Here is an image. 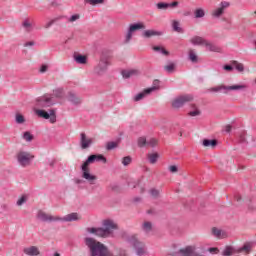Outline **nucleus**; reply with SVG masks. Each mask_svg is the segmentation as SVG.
I'll return each instance as SVG.
<instances>
[{
  "instance_id": "obj_49",
  "label": "nucleus",
  "mask_w": 256,
  "mask_h": 256,
  "mask_svg": "<svg viewBox=\"0 0 256 256\" xmlns=\"http://www.w3.org/2000/svg\"><path fill=\"white\" fill-rule=\"evenodd\" d=\"M145 145H147V138L146 137L138 138V147H143Z\"/></svg>"
},
{
  "instance_id": "obj_54",
  "label": "nucleus",
  "mask_w": 256,
  "mask_h": 256,
  "mask_svg": "<svg viewBox=\"0 0 256 256\" xmlns=\"http://www.w3.org/2000/svg\"><path fill=\"white\" fill-rule=\"evenodd\" d=\"M190 117H197L199 115H201V111L200 110H194L189 112Z\"/></svg>"
},
{
  "instance_id": "obj_29",
  "label": "nucleus",
  "mask_w": 256,
  "mask_h": 256,
  "mask_svg": "<svg viewBox=\"0 0 256 256\" xmlns=\"http://www.w3.org/2000/svg\"><path fill=\"white\" fill-rule=\"evenodd\" d=\"M147 89H144L142 92L138 93L135 97H134V101H141L142 99H145L146 95H151V93H146Z\"/></svg>"
},
{
  "instance_id": "obj_58",
  "label": "nucleus",
  "mask_w": 256,
  "mask_h": 256,
  "mask_svg": "<svg viewBox=\"0 0 256 256\" xmlns=\"http://www.w3.org/2000/svg\"><path fill=\"white\" fill-rule=\"evenodd\" d=\"M223 70L224 71H233V66H231V65H224L223 66Z\"/></svg>"
},
{
  "instance_id": "obj_39",
  "label": "nucleus",
  "mask_w": 256,
  "mask_h": 256,
  "mask_svg": "<svg viewBox=\"0 0 256 256\" xmlns=\"http://www.w3.org/2000/svg\"><path fill=\"white\" fill-rule=\"evenodd\" d=\"M22 27L25 28V30L28 32L33 30V25H31V22H29V20H24L22 23Z\"/></svg>"
},
{
  "instance_id": "obj_40",
  "label": "nucleus",
  "mask_w": 256,
  "mask_h": 256,
  "mask_svg": "<svg viewBox=\"0 0 256 256\" xmlns=\"http://www.w3.org/2000/svg\"><path fill=\"white\" fill-rule=\"evenodd\" d=\"M234 251H235V249H233V247L228 246V247H226V248L224 249L222 255H223V256H230V255H233Z\"/></svg>"
},
{
  "instance_id": "obj_53",
  "label": "nucleus",
  "mask_w": 256,
  "mask_h": 256,
  "mask_svg": "<svg viewBox=\"0 0 256 256\" xmlns=\"http://www.w3.org/2000/svg\"><path fill=\"white\" fill-rule=\"evenodd\" d=\"M147 145H149L150 147H155L157 145V139L151 138L147 141Z\"/></svg>"
},
{
  "instance_id": "obj_17",
  "label": "nucleus",
  "mask_w": 256,
  "mask_h": 256,
  "mask_svg": "<svg viewBox=\"0 0 256 256\" xmlns=\"http://www.w3.org/2000/svg\"><path fill=\"white\" fill-rule=\"evenodd\" d=\"M204 46L206 47L207 51H211L212 53H221V48L209 41L206 40Z\"/></svg>"
},
{
  "instance_id": "obj_46",
  "label": "nucleus",
  "mask_w": 256,
  "mask_h": 256,
  "mask_svg": "<svg viewBox=\"0 0 256 256\" xmlns=\"http://www.w3.org/2000/svg\"><path fill=\"white\" fill-rule=\"evenodd\" d=\"M225 12V10H223V8H218V9H216L214 12H213V17H217V18H219V17H221V15H223V13Z\"/></svg>"
},
{
  "instance_id": "obj_27",
  "label": "nucleus",
  "mask_w": 256,
  "mask_h": 256,
  "mask_svg": "<svg viewBox=\"0 0 256 256\" xmlns=\"http://www.w3.org/2000/svg\"><path fill=\"white\" fill-rule=\"evenodd\" d=\"M212 234L214 235V237H217L218 239H223L225 238V233H223V231L221 229L218 228H212Z\"/></svg>"
},
{
  "instance_id": "obj_18",
  "label": "nucleus",
  "mask_w": 256,
  "mask_h": 256,
  "mask_svg": "<svg viewBox=\"0 0 256 256\" xmlns=\"http://www.w3.org/2000/svg\"><path fill=\"white\" fill-rule=\"evenodd\" d=\"M159 35H163V33H161L160 31H156V30H145L142 33V37H144L145 39H151V37H157Z\"/></svg>"
},
{
  "instance_id": "obj_14",
  "label": "nucleus",
  "mask_w": 256,
  "mask_h": 256,
  "mask_svg": "<svg viewBox=\"0 0 256 256\" xmlns=\"http://www.w3.org/2000/svg\"><path fill=\"white\" fill-rule=\"evenodd\" d=\"M93 145V140L91 138L87 139V135L82 132L80 134V147L81 149H89Z\"/></svg>"
},
{
  "instance_id": "obj_34",
  "label": "nucleus",
  "mask_w": 256,
  "mask_h": 256,
  "mask_svg": "<svg viewBox=\"0 0 256 256\" xmlns=\"http://www.w3.org/2000/svg\"><path fill=\"white\" fill-rule=\"evenodd\" d=\"M164 69L168 73H175V63L169 62L166 66H164Z\"/></svg>"
},
{
  "instance_id": "obj_30",
  "label": "nucleus",
  "mask_w": 256,
  "mask_h": 256,
  "mask_svg": "<svg viewBox=\"0 0 256 256\" xmlns=\"http://www.w3.org/2000/svg\"><path fill=\"white\" fill-rule=\"evenodd\" d=\"M172 29L176 33H183V28H181V26H179V21H177V20H174L172 22Z\"/></svg>"
},
{
  "instance_id": "obj_31",
  "label": "nucleus",
  "mask_w": 256,
  "mask_h": 256,
  "mask_svg": "<svg viewBox=\"0 0 256 256\" xmlns=\"http://www.w3.org/2000/svg\"><path fill=\"white\" fill-rule=\"evenodd\" d=\"M157 9L160 11H167L169 9V3L167 2H159L156 4Z\"/></svg>"
},
{
  "instance_id": "obj_22",
  "label": "nucleus",
  "mask_w": 256,
  "mask_h": 256,
  "mask_svg": "<svg viewBox=\"0 0 256 256\" xmlns=\"http://www.w3.org/2000/svg\"><path fill=\"white\" fill-rule=\"evenodd\" d=\"M206 41L207 40H205L203 37H200V36H194L190 40L192 45H205Z\"/></svg>"
},
{
  "instance_id": "obj_59",
  "label": "nucleus",
  "mask_w": 256,
  "mask_h": 256,
  "mask_svg": "<svg viewBox=\"0 0 256 256\" xmlns=\"http://www.w3.org/2000/svg\"><path fill=\"white\" fill-rule=\"evenodd\" d=\"M35 45V41H29L24 43V47H33Z\"/></svg>"
},
{
  "instance_id": "obj_32",
  "label": "nucleus",
  "mask_w": 256,
  "mask_h": 256,
  "mask_svg": "<svg viewBox=\"0 0 256 256\" xmlns=\"http://www.w3.org/2000/svg\"><path fill=\"white\" fill-rule=\"evenodd\" d=\"M136 71L135 70H124L122 71V77L124 79H129V77H133L135 75Z\"/></svg>"
},
{
  "instance_id": "obj_4",
  "label": "nucleus",
  "mask_w": 256,
  "mask_h": 256,
  "mask_svg": "<svg viewBox=\"0 0 256 256\" xmlns=\"http://www.w3.org/2000/svg\"><path fill=\"white\" fill-rule=\"evenodd\" d=\"M119 229V225L111 219L103 220L102 222V232L104 233L105 239L107 237H113V232Z\"/></svg>"
},
{
  "instance_id": "obj_55",
  "label": "nucleus",
  "mask_w": 256,
  "mask_h": 256,
  "mask_svg": "<svg viewBox=\"0 0 256 256\" xmlns=\"http://www.w3.org/2000/svg\"><path fill=\"white\" fill-rule=\"evenodd\" d=\"M229 5H230L229 2L223 1L220 3V9L225 11V9H227V7H229Z\"/></svg>"
},
{
  "instance_id": "obj_3",
  "label": "nucleus",
  "mask_w": 256,
  "mask_h": 256,
  "mask_svg": "<svg viewBox=\"0 0 256 256\" xmlns=\"http://www.w3.org/2000/svg\"><path fill=\"white\" fill-rule=\"evenodd\" d=\"M16 159L20 167H29L35 159V156L27 151H19L16 154Z\"/></svg>"
},
{
  "instance_id": "obj_9",
  "label": "nucleus",
  "mask_w": 256,
  "mask_h": 256,
  "mask_svg": "<svg viewBox=\"0 0 256 256\" xmlns=\"http://www.w3.org/2000/svg\"><path fill=\"white\" fill-rule=\"evenodd\" d=\"M192 99H193V96L189 95V94L180 96L172 102V107H174V109H179V108L183 107V105H185V103L191 102Z\"/></svg>"
},
{
  "instance_id": "obj_61",
  "label": "nucleus",
  "mask_w": 256,
  "mask_h": 256,
  "mask_svg": "<svg viewBox=\"0 0 256 256\" xmlns=\"http://www.w3.org/2000/svg\"><path fill=\"white\" fill-rule=\"evenodd\" d=\"M74 181H75L76 185H81V183H83V180H81V179H75Z\"/></svg>"
},
{
  "instance_id": "obj_56",
  "label": "nucleus",
  "mask_w": 256,
  "mask_h": 256,
  "mask_svg": "<svg viewBox=\"0 0 256 256\" xmlns=\"http://www.w3.org/2000/svg\"><path fill=\"white\" fill-rule=\"evenodd\" d=\"M47 69H49V66H47V64H44L40 67V72L41 73H47Z\"/></svg>"
},
{
  "instance_id": "obj_23",
  "label": "nucleus",
  "mask_w": 256,
  "mask_h": 256,
  "mask_svg": "<svg viewBox=\"0 0 256 256\" xmlns=\"http://www.w3.org/2000/svg\"><path fill=\"white\" fill-rule=\"evenodd\" d=\"M147 159L149 163H151V165H155V163H157V161L159 160V153H149L147 154Z\"/></svg>"
},
{
  "instance_id": "obj_7",
  "label": "nucleus",
  "mask_w": 256,
  "mask_h": 256,
  "mask_svg": "<svg viewBox=\"0 0 256 256\" xmlns=\"http://www.w3.org/2000/svg\"><path fill=\"white\" fill-rule=\"evenodd\" d=\"M35 113L42 119H49L50 123H57V114H55V109H50L48 112L38 109L35 111Z\"/></svg>"
},
{
  "instance_id": "obj_8",
  "label": "nucleus",
  "mask_w": 256,
  "mask_h": 256,
  "mask_svg": "<svg viewBox=\"0 0 256 256\" xmlns=\"http://www.w3.org/2000/svg\"><path fill=\"white\" fill-rule=\"evenodd\" d=\"M37 219L42 223H53L59 221L58 216H52L50 214L45 213L43 210L38 211Z\"/></svg>"
},
{
  "instance_id": "obj_45",
  "label": "nucleus",
  "mask_w": 256,
  "mask_h": 256,
  "mask_svg": "<svg viewBox=\"0 0 256 256\" xmlns=\"http://www.w3.org/2000/svg\"><path fill=\"white\" fill-rule=\"evenodd\" d=\"M23 139H24L25 141L31 142V141H33V135L31 134V132L26 131V132H24V134H23Z\"/></svg>"
},
{
  "instance_id": "obj_44",
  "label": "nucleus",
  "mask_w": 256,
  "mask_h": 256,
  "mask_svg": "<svg viewBox=\"0 0 256 256\" xmlns=\"http://www.w3.org/2000/svg\"><path fill=\"white\" fill-rule=\"evenodd\" d=\"M131 161H133L131 156H125L122 158V165H124V167H127L128 165H131Z\"/></svg>"
},
{
  "instance_id": "obj_42",
  "label": "nucleus",
  "mask_w": 256,
  "mask_h": 256,
  "mask_svg": "<svg viewBox=\"0 0 256 256\" xmlns=\"http://www.w3.org/2000/svg\"><path fill=\"white\" fill-rule=\"evenodd\" d=\"M27 203V195H22L16 202V205L18 207H21V205H25Z\"/></svg>"
},
{
  "instance_id": "obj_50",
  "label": "nucleus",
  "mask_w": 256,
  "mask_h": 256,
  "mask_svg": "<svg viewBox=\"0 0 256 256\" xmlns=\"http://www.w3.org/2000/svg\"><path fill=\"white\" fill-rule=\"evenodd\" d=\"M117 147V142H108L106 145L107 151H112V149H115Z\"/></svg>"
},
{
  "instance_id": "obj_57",
  "label": "nucleus",
  "mask_w": 256,
  "mask_h": 256,
  "mask_svg": "<svg viewBox=\"0 0 256 256\" xmlns=\"http://www.w3.org/2000/svg\"><path fill=\"white\" fill-rule=\"evenodd\" d=\"M169 7L175 8L179 7V2L178 1H173L172 3H168Z\"/></svg>"
},
{
  "instance_id": "obj_28",
  "label": "nucleus",
  "mask_w": 256,
  "mask_h": 256,
  "mask_svg": "<svg viewBox=\"0 0 256 256\" xmlns=\"http://www.w3.org/2000/svg\"><path fill=\"white\" fill-rule=\"evenodd\" d=\"M74 59L76 63H79L80 65H85V63H87V56H83L81 54L74 56Z\"/></svg>"
},
{
  "instance_id": "obj_12",
  "label": "nucleus",
  "mask_w": 256,
  "mask_h": 256,
  "mask_svg": "<svg viewBox=\"0 0 256 256\" xmlns=\"http://www.w3.org/2000/svg\"><path fill=\"white\" fill-rule=\"evenodd\" d=\"M59 221H63L65 223H71L73 221H81V216L77 212H72L64 217H59Z\"/></svg>"
},
{
  "instance_id": "obj_25",
  "label": "nucleus",
  "mask_w": 256,
  "mask_h": 256,
  "mask_svg": "<svg viewBox=\"0 0 256 256\" xmlns=\"http://www.w3.org/2000/svg\"><path fill=\"white\" fill-rule=\"evenodd\" d=\"M159 80H154L153 84L150 88H146V93H153L154 91H159V85H160Z\"/></svg>"
},
{
  "instance_id": "obj_51",
  "label": "nucleus",
  "mask_w": 256,
  "mask_h": 256,
  "mask_svg": "<svg viewBox=\"0 0 256 256\" xmlns=\"http://www.w3.org/2000/svg\"><path fill=\"white\" fill-rule=\"evenodd\" d=\"M168 171H169L170 173H177V172L179 171V167H177V165H170V166L168 167Z\"/></svg>"
},
{
  "instance_id": "obj_10",
  "label": "nucleus",
  "mask_w": 256,
  "mask_h": 256,
  "mask_svg": "<svg viewBox=\"0 0 256 256\" xmlns=\"http://www.w3.org/2000/svg\"><path fill=\"white\" fill-rule=\"evenodd\" d=\"M139 29H145V24L143 23L131 24L126 34L125 43H129V41H131L133 37V33H135V31H139Z\"/></svg>"
},
{
  "instance_id": "obj_47",
  "label": "nucleus",
  "mask_w": 256,
  "mask_h": 256,
  "mask_svg": "<svg viewBox=\"0 0 256 256\" xmlns=\"http://www.w3.org/2000/svg\"><path fill=\"white\" fill-rule=\"evenodd\" d=\"M15 120H16V123H18V125L25 123V117L21 114H16Z\"/></svg>"
},
{
  "instance_id": "obj_35",
  "label": "nucleus",
  "mask_w": 256,
  "mask_h": 256,
  "mask_svg": "<svg viewBox=\"0 0 256 256\" xmlns=\"http://www.w3.org/2000/svg\"><path fill=\"white\" fill-rule=\"evenodd\" d=\"M251 252V245L244 244L242 247L238 249V253H250Z\"/></svg>"
},
{
  "instance_id": "obj_26",
  "label": "nucleus",
  "mask_w": 256,
  "mask_h": 256,
  "mask_svg": "<svg viewBox=\"0 0 256 256\" xmlns=\"http://www.w3.org/2000/svg\"><path fill=\"white\" fill-rule=\"evenodd\" d=\"M142 230L144 231V233L149 235V233L153 231V224L151 222H144L142 225Z\"/></svg>"
},
{
  "instance_id": "obj_33",
  "label": "nucleus",
  "mask_w": 256,
  "mask_h": 256,
  "mask_svg": "<svg viewBox=\"0 0 256 256\" xmlns=\"http://www.w3.org/2000/svg\"><path fill=\"white\" fill-rule=\"evenodd\" d=\"M105 3V0H84L85 5H101Z\"/></svg>"
},
{
  "instance_id": "obj_63",
  "label": "nucleus",
  "mask_w": 256,
  "mask_h": 256,
  "mask_svg": "<svg viewBox=\"0 0 256 256\" xmlns=\"http://www.w3.org/2000/svg\"><path fill=\"white\" fill-rule=\"evenodd\" d=\"M50 167H55V160H52L50 163H49Z\"/></svg>"
},
{
  "instance_id": "obj_48",
  "label": "nucleus",
  "mask_w": 256,
  "mask_h": 256,
  "mask_svg": "<svg viewBox=\"0 0 256 256\" xmlns=\"http://www.w3.org/2000/svg\"><path fill=\"white\" fill-rule=\"evenodd\" d=\"M150 195L154 199H157L159 197V195H160V192H159V190H157L155 188H152V189H150Z\"/></svg>"
},
{
  "instance_id": "obj_36",
  "label": "nucleus",
  "mask_w": 256,
  "mask_h": 256,
  "mask_svg": "<svg viewBox=\"0 0 256 256\" xmlns=\"http://www.w3.org/2000/svg\"><path fill=\"white\" fill-rule=\"evenodd\" d=\"M153 51H156L157 53H161L162 55H169V51L165 50V48L161 46H154Z\"/></svg>"
},
{
  "instance_id": "obj_16",
  "label": "nucleus",
  "mask_w": 256,
  "mask_h": 256,
  "mask_svg": "<svg viewBox=\"0 0 256 256\" xmlns=\"http://www.w3.org/2000/svg\"><path fill=\"white\" fill-rule=\"evenodd\" d=\"M86 231L90 235H95L96 237H102L105 239V234L103 233V227H88L86 228Z\"/></svg>"
},
{
  "instance_id": "obj_52",
  "label": "nucleus",
  "mask_w": 256,
  "mask_h": 256,
  "mask_svg": "<svg viewBox=\"0 0 256 256\" xmlns=\"http://www.w3.org/2000/svg\"><path fill=\"white\" fill-rule=\"evenodd\" d=\"M81 18V16L79 15V14H74V15H72L69 19H68V21H69V23H74V21H78V19H80Z\"/></svg>"
},
{
  "instance_id": "obj_60",
  "label": "nucleus",
  "mask_w": 256,
  "mask_h": 256,
  "mask_svg": "<svg viewBox=\"0 0 256 256\" xmlns=\"http://www.w3.org/2000/svg\"><path fill=\"white\" fill-rule=\"evenodd\" d=\"M231 129H232L231 125H227V126L225 127L226 133H231Z\"/></svg>"
},
{
  "instance_id": "obj_64",
  "label": "nucleus",
  "mask_w": 256,
  "mask_h": 256,
  "mask_svg": "<svg viewBox=\"0 0 256 256\" xmlns=\"http://www.w3.org/2000/svg\"><path fill=\"white\" fill-rule=\"evenodd\" d=\"M235 199L239 202V201H241V196L240 195H236Z\"/></svg>"
},
{
  "instance_id": "obj_41",
  "label": "nucleus",
  "mask_w": 256,
  "mask_h": 256,
  "mask_svg": "<svg viewBox=\"0 0 256 256\" xmlns=\"http://www.w3.org/2000/svg\"><path fill=\"white\" fill-rule=\"evenodd\" d=\"M189 60H190L192 63H197L198 57H197V54H195V51H193V50H190V51H189Z\"/></svg>"
},
{
  "instance_id": "obj_15",
  "label": "nucleus",
  "mask_w": 256,
  "mask_h": 256,
  "mask_svg": "<svg viewBox=\"0 0 256 256\" xmlns=\"http://www.w3.org/2000/svg\"><path fill=\"white\" fill-rule=\"evenodd\" d=\"M23 253H24V255H27V256H38V255H41V251L39 250V247H37V246L25 247L23 249Z\"/></svg>"
},
{
  "instance_id": "obj_21",
  "label": "nucleus",
  "mask_w": 256,
  "mask_h": 256,
  "mask_svg": "<svg viewBox=\"0 0 256 256\" xmlns=\"http://www.w3.org/2000/svg\"><path fill=\"white\" fill-rule=\"evenodd\" d=\"M217 143L218 142L215 139H212V140L204 139L202 141L203 147H211V149H215L217 147Z\"/></svg>"
},
{
  "instance_id": "obj_6",
  "label": "nucleus",
  "mask_w": 256,
  "mask_h": 256,
  "mask_svg": "<svg viewBox=\"0 0 256 256\" xmlns=\"http://www.w3.org/2000/svg\"><path fill=\"white\" fill-rule=\"evenodd\" d=\"M109 65H111V62H109V56L102 55L100 57V61L98 65H96L94 68V72L97 75H104V73H107V69H109Z\"/></svg>"
},
{
  "instance_id": "obj_5",
  "label": "nucleus",
  "mask_w": 256,
  "mask_h": 256,
  "mask_svg": "<svg viewBox=\"0 0 256 256\" xmlns=\"http://www.w3.org/2000/svg\"><path fill=\"white\" fill-rule=\"evenodd\" d=\"M89 165H91V160L89 158L81 165L82 178L88 181L90 185H95V181H97V176L92 175L89 172Z\"/></svg>"
},
{
  "instance_id": "obj_19",
  "label": "nucleus",
  "mask_w": 256,
  "mask_h": 256,
  "mask_svg": "<svg viewBox=\"0 0 256 256\" xmlns=\"http://www.w3.org/2000/svg\"><path fill=\"white\" fill-rule=\"evenodd\" d=\"M88 159L91 163H95V161L99 162L102 161L103 163H107V158L101 154H92L88 156Z\"/></svg>"
},
{
  "instance_id": "obj_62",
  "label": "nucleus",
  "mask_w": 256,
  "mask_h": 256,
  "mask_svg": "<svg viewBox=\"0 0 256 256\" xmlns=\"http://www.w3.org/2000/svg\"><path fill=\"white\" fill-rule=\"evenodd\" d=\"M141 201V197H135L134 198V203H139Z\"/></svg>"
},
{
  "instance_id": "obj_2",
  "label": "nucleus",
  "mask_w": 256,
  "mask_h": 256,
  "mask_svg": "<svg viewBox=\"0 0 256 256\" xmlns=\"http://www.w3.org/2000/svg\"><path fill=\"white\" fill-rule=\"evenodd\" d=\"M247 85L245 84H234L232 86H225L223 84L212 87L209 89L210 93H223L224 95L229 94L231 91H245Z\"/></svg>"
},
{
  "instance_id": "obj_38",
  "label": "nucleus",
  "mask_w": 256,
  "mask_h": 256,
  "mask_svg": "<svg viewBox=\"0 0 256 256\" xmlns=\"http://www.w3.org/2000/svg\"><path fill=\"white\" fill-rule=\"evenodd\" d=\"M232 64L235 65V69L237 71H239L240 73H243V71H245V66L243 64H241L235 60L232 62Z\"/></svg>"
},
{
  "instance_id": "obj_24",
  "label": "nucleus",
  "mask_w": 256,
  "mask_h": 256,
  "mask_svg": "<svg viewBox=\"0 0 256 256\" xmlns=\"http://www.w3.org/2000/svg\"><path fill=\"white\" fill-rule=\"evenodd\" d=\"M61 19H67L66 16H58L56 18H53L52 20H50L49 22H47L44 26L45 29H49V27H51L52 25H55V23H57L58 21H61Z\"/></svg>"
},
{
  "instance_id": "obj_43",
  "label": "nucleus",
  "mask_w": 256,
  "mask_h": 256,
  "mask_svg": "<svg viewBox=\"0 0 256 256\" xmlns=\"http://www.w3.org/2000/svg\"><path fill=\"white\" fill-rule=\"evenodd\" d=\"M247 133L246 132H241L238 138V142L241 144L247 143Z\"/></svg>"
},
{
  "instance_id": "obj_37",
  "label": "nucleus",
  "mask_w": 256,
  "mask_h": 256,
  "mask_svg": "<svg viewBox=\"0 0 256 256\" xmlns=\"http://www.w3.org/2000/svg\"><path fill=\"white\" fill-rule=\"evenodd\" d=\"M194 15H195L196 19H201V18L205 17V10H203L201 8L196 9L194 12Z\"/></svg>"
},
{
  "instance_id": "obj_11",
  "label": "nucleus",
  "mask_w": 256,
  "mask_h": 256,
  "mask_svg": "<svg viewBox=\"0 0 256 256\" xmlns=\"http://www.w3.org/2000/svg\"><path fill=\"white\" fill-rule=\"evenodd\" d=\"M178 253H181L183 256H205L204 253L197 252L194 246H187L184 249H180Z\"/></svg>"
},
{
  "instance_id": "obj_1",
  "label": "nucleus",
  "mask_w": 256,
  "mask_h": 256,
  "mask_svg": "<svg viewBox=\"0 0 256 256\" xmlns=\"http://www.w3.org/2000/svg\"><path fill=\"white\" fill-rule=\"evenodd\" d=\"M53 97H56V99H61L63 97V89L57 88L53 90L52 94H45L44 96L37 98L36 106L45 108V107H51L52 105H55V101H53Z\"/></svg>"
},
{
  "instance_id": "obj_13",
  "label": "nucleus",
  "mask_w": 256,
  "mask_h": 256,
  "mask_svg": "<svg viewBox=\"0 0 256 256\" xmlns=\"http://www.w3.org/2000/svg\"><path fill=\"white\" fill-rule=\"evenodd\" d=\"M133 247L136 251V254L139 256L145 255L147 253V249L145 248V244L143 242H140L139 240L133 241Z\"/></svg>"
},
{
  "instance_id": "obj_20",
  "label": "nucleus",
  "mask_w": 256,
  "mask_h": 256,
  "mask_svg": "<svg viewBox=\"0 0 256 256\" xmlns=\"http://www.w3.org/2000/svg\"><path fill=\"white\" fill-rule=\"evenodd\" d=\"M68 101H70V103L73 105H81V98H79V96L73 92H69Z\"/></svg>"
}]
</instances>
